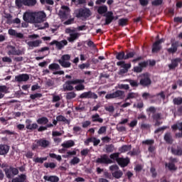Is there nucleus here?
<instances>
[{
	"label": "nucleus",
	"instance_id": "864d4df0",
	"mask_svg": "<svg viewBox=\"0 0 182 182\" xmlns=\"http://www.w3.org/2000/svg\"><path fill=\"white\" fill-rule=\"evenodd\" d=\"M120 155L119 153L117 152V153H114V154H112L110 156H109V158L111 159V160H116L117 163V161L119 160V159H120L119 157V156Z\"/></svg>",
	"mask_w": 182,
	"mask_h": 182
},
{
	"label": "nucleus",
	"instance_id": "4be33fe9",
	"mask_svg": "<svg viewBox=\"0 0 182 182\" xmlns=\"http://www.w3.org/2000/svg\"><path fill=\"white\" fill-rule=\"evenodd\" d=\"M10 146L7 144H0V156H6L9 153Z\"/></svg>",
	"mask_w": 182,
	"mask_h": 182
},
{
	"label": "nucleus",
	"instance_id": "c85d7f7f",
	"mask_svg": "<svg viewBox=\"0 0 182 182\" xmlns=\"http://www.w3.org/2000/svg\"><path fill=\"white\" fill-rule=\"evenodd\" d=\"M23 2L24 6H29V7L35 6L36 4H38L37 0H23Z\"/></svg>",
	"mask_w": 182,
	"mask_h": 182
},
{
	"label": "nucleus",
	"instance_id": "603ef678",
	"mask_svg": "<svg viewBox=\"0 0 182 182\" xmlns=\"http://www.w3.org/2000/svg\"><path fill=\"white\" fill-rule=\"evenodd\" d=\"M70 163L73 166H75V164H79V163H80V159L77 158V156H74Z\"/></svg>",
	"mask_w": 182,
	"mask_h": 182
},
{
	"label": "nucleus",
	"instance_id": "393cba45",
	"mask_svg": "<svg viewBox=\"0 0 182 182\" xmlns=\"http://www.w3.org/2000/svg\"><path fill=\"white\" fill-rule=\"evenodd\" d=\"M43 180L45 181H50V182H59V177L57 176H44Z\"/></svg>",
	"mask_w": 182,
	"mask_h": 182
},
{
	"label": "nucleus",
	"instance_id": "3c124183",
	"mask_svg": "<svg viewBox=\"0 0 182 182\" xmlns=\"http://www.w3.org/2000/svg\"><path fill=\"white\" fill-rule=\"evenodd\" d=\"M48 160V156L39 158L36 157L34 160L35 163H40L41 164H43L44 161H46Z\"/></svg>",
	"mask_w": 182,
	"mask_h": 182
},
{
	"label": "nucleus",
	"instance_id": "6e6d98bb",
	"mask_svg": "<svg viewBox=\"0 0 182 182\" xmlns=\"http://www.w3.org/2000/svg\"><path fill=\"white\" fill-rule=\"evenodd\" d=\"M41 97H42V94L41 93L32 94L30 95V99H31V100H35V99H38Z\"/></svg>",
	"mask_w": 182,
	"mask_h": 182
},
{
	"label": "nucleus",
	"instance_id": "13d9d810",
	"mask_svg": "<svg viewBox=\"0 0 182 182\" xmlns=\"http://www.w3.org/2000/svg\"><path fill=\"white\" fill-rule=\"evenodd\" d=\"M89 153H90V150L89 149H84L80 151L81 156H83L84 157H86Z\"/></svg>",
	"mask_w": 182,
	"mask_h": 182
},
{
	"label": "nucleus",
	"instance_id": "2f4dec72",
	"mask_svg": "<svg viewBox=\"0 0 182 182\" xmlns=\"http://www.w3.org/2000/svg\"><path fill=\"white\" fill-rule=\"evenodd\" d=\"M37 124H46L47 123H49V119L46 117H42L38 118L37 120Z\"/></svg>",
	"mask_w": 182,
	"mask_h": 182
},
{
	"label": "nucleus",
	"instance_id": "f8f14e48",
	"mask_svg": "<svg viewBox=\"0 0 182 182\" xmlns=\"http://www.w3.org/2000/svg\"><path fill=\"white\" fill-rule=\"evenodd\" d=\"M35 23H41L45 21L46 14L43 11L34 12Z\"/></svg>",
	"mask_w": 182,
	"mask_h": 182
},
{
	"label": "nucleus",
	"instance_id": "0e129e2a",
	"mask_svg": "<svg viewBox=\"0 0 182 182\" xmlns=\"http://www.w3.org/2000/svg\"><path fill=\"white\" fill-rule=\"evenodd\" d=\"M105 109L107 112H109V113H113V112H114V107L113 105L105 107Z\"/></svg>",
	"mask_w": 182,
	"mask_h": 182
},
{
	"label": "nucleus",
	"instance_id": "f3484780",
	"mask_svg": "<svg viewBox=\"0 0 182 182\" xmlns=\"http://www.w3.org/2000/svg\"><path fill=\"white\" fill-rule=\"evenodd\" d=\"M104 16H105L106 18L105 23H104L105 26L110 25V23H112V22H113L114 19V16H113V11L107 12V14L104 15Z\"/></svg>",
	"mask_w": 182,
	"mask_h": 182
},
{
	"label": "nucleus",
	"instance_id": "1a4fd4ad",
	"mask_svg": "<svg viewBox=\"0 0 182 182\" xmlns=\"http://www.w3.org/2000/svg\"><path fill=\"white\" fill-rule=\"evenodd\" d=\"M95 163L97 164H112L113 161L109 158L107 154H103L100 156V158H97L96 159Z\"/></svg>",
	"mask_w": 182,
	"mask_h": 182
},
{
	"label": "nucleus",
	"instance_id": "680f3d73",
	"mask_svg": "<svg viewBox=\"0 0 182 182\" xmlns=\"http://www.w3.org/2000/svg\"><path fill=\"white\" fill-rule=\"evenodd\" d=\"M59 15H60V18H62V19H68V14H67L66 11H60L59 12Z\"/></svg>",
	"mask_w": 182,
	"mask_h": 182
},
{
	"label": "nucleus",
	"instance_id": "ea45409f",
	"mask_svg": "<svg viewBox=\"0 0 182 182\" xmlns=\"http://www.w3.org/2000/svg\"><path fill=\"white\" fill-rule=\"evenodd\" d=\"M43 166L46 168H50L51 170L56 168V164H55V162H45Z\"/></svg>",
	"mask_w": 182,
	"mask_h": 182
},
{
	"label": "nucleus",
	"instance_id": "c03bdc74",
	"mask_svg": "<svg viewBox=\"0 0 182 182\" xmlns=\"http://www.w3.org/2000/svg\"><path fill=\"white\" fill-rule=\"evenodd\" d=\"M171 129L173 130H181L182 132V122H177L176 124H174L173 125L171 126Z\"/></svg>",
	"mask_w": 182,
	"mask_h": 182
},
{
	"label": "nucleus",
	"instance_id": "5fc2aeb1",
	"mask_svg": "<svg viewBox=\"0 0 182 182\" xmlns=\"http://www.w3.org/2000/svg\"><path fill=\"white\" fill-rule=\"evenodd\" d=\"M128 20L127 18H120L119 20V26H126L127 25Z\"/></svg>",
	"mask_w": 182,
	"mask_h": 182
},
{
	"label": "nucleus",
	"instance_id": "e2e57ef3",
	"mask_svg": "<svg viewBox=\"0 0 182 182\" xmlns=\"http://www.w3.org/2000/svg\"><path fill=\"white\" fill-rule=\"evenodd\" d=\"M106 130H107V127H106L105 126L104 127H101L99 129L97 133H98V134H103V133H106Z\"/></svg>",
	"mask_w": 182,
	"mask_h": 182
},
{
	"label": "nucleus",
	"instance_id": "7c9ffc66",
	"mask_svg": "<svg viewBox=\"0 0 182 182\" xmlns=\"http://www.w3.org/2000/svg\"><path fill=\"white\" fill-rule=\"evenodd\" d=\"M57 122H63L65 124H70V120L66 119L63 115L56 117Z\"/></svg>",
	"mask_w": 182,
	"mask_h": 182
},
{
	"label": "nucleus",
	"instance_id": "69168bd1",
	"mask_svg": "<svg viewBox=\"0 0 182 182\" xmlns=\"http://www.w3.org/2000/svg\"><path fill=\"white\" fill-rule=\"evenodd\" d=\"M105 99H107V100L110 99H116V97H114V92H112L111 94H107L105 95Z\"/></svg>",
	"mask_w": 182,
	"mask_h": 182
},
{
	"label": "nucleus",
	"instance_id": "7ed1b4c3",
	"mask_svg": "<svg viewBox=\"0 0 182 182\" xmlns=\"http://www.w3.org/2000/svg\"><path fill=\"white\" fill-rule=\"evenodd\" d=\"M70 60V55L65 54L61 56V58L58 60V63L62 66V68H70L72 63L69 62Z\"/></svg>",
	"mask_w": 182,
	"mask_h": 182
},
{
	"label": "nucleus",
	"instance_id": "de8ad7c7",
	"mask_svg": "<svg viewBox=\"0 0 182 182\" xmlns=\"http://www.w3.org/2000/svg\"><path fill=\"white\" fill-rule=\"evenodd\" d=\"M171 152L175 156H182V148H177V149H172Z\"/></svg>",
	"mask_w": 182,
	"mask_h": 182
},
{
	"label": "nucleus",
	"instance_id": "dca6fc26",
	"mask_svg": "<svg viewBox=\"0 0 182 182\" xmlns=\"http://www.w3.org/2000/svg\"><path fill=\"white\" fill-rule=\"evenodd\" d=\"M36 143L38 144L39 147H42L43 149H47V147H49V146H50V141L45 139H40L38 140H36Z\"/></svg>",
	"mask_w": 182,
	"mask_h": 182
},
{
	"label": "nucleus",
	"instance_id": "79ce46f5",
	"mask_svg": "<svg viewBox=\"0 0 182 182\" xmlns=\"http://www.w3.org/2000/svg\"><path fill=\"white\" fill-rule=\"evenodd\" d=\"M164 140L166 141V143L171 144L173 143V139L171 138V134L168 132L164 136Z\"/></svg>",
	"mask_w": 182,
	"mask_h": 182
},
{
	"label": "nucleus",
	"instance_id": "338daca9",
	"mask_svg": "<svg viewBox=\"0 0 182 182\" xmlns=\"http://www.w3.org/2000/svg\"><path fill=\"white\" fill-rule=\"evenodd\" d=\"M102 141H103V143H110V140H112L111 137L109 136H104L101 139Z\"/></svg>",
	"mask_w": 182,
	"mask_h": 182
},
{
	"label": "nucleus",
	"instance_id": "58836bf2",
	"mask_svg": "<svg viewBox=\"0 0 182 182\" xmlns=\"http://www.w3.org/2000/svg\"><path fill=\"white\" fill-rule=\"evenodd\" d=\"M112 176L117 179L122 178V177L123 176V171L120 170L115 171L112 173Z\"/></svg>",
	"mask_w": 182,
	"mask_h": 182
},
{
	"label": "nucleus",
	"instance_id": "f257e3e1",
	"mask_svg": "<svg viewBox=\"0 0 182 182\" xmlns=\"http://www.w3.org/2000/svg\"><path fill=\"white\" fill-rule=\"evenodd\" d=\"M65 33H69L70 37H68V41L70 43H73L75 41H77V39H79V37L80 36V33H76L75 29H72L70 28H68L65 29Z\"/></svg>",
	"mask_w": 182,
	"mask_h": 182
},
{
	"label": "nucleus",
	"instance_id": "9b49d317",
	"mask_svg": "<svg viewBox=\"0 0 182 182\" xmlns=\"http://www.w3.org/2000/svg\"><path fill=\"white\" fill-rule=\"evenodd\" d=\"M140 77V85L142 86H149V85L151 84V80H150V75L149 73L142 74Z\"/></svg>",
	"mask_w": 182,
	"mask_h": 182
},
{
	"label": "nucleus",
	"instance_id": "9d476101",
	"mask_svg": "<svg viewBox=\"0 0 182 182\" xmlns=\"http://www.w3.org/2000/svg\"><path fill=\"white\" fill-rule=\"evenodd\" d=\"M50 46H53V45H55L58 50H62V49H63V47L68 45V41L62 40L61 41H58L56 40H53L50 43Z\"/></svg>",
	"mask_w": 182,
	"mask_h": 182
},
{
	"label": "nucleus",
	"instance_id": "a18cd8bd",
	"mask_svg": "<svg viewBox=\"0 0 182 182\" xmlns=\"http://www.w3.org/2000/svg\"><path fill=\"white\" fill-rule=\"evenodd\" d=\"M166 167H168V170L171 171H176L177 170V167H176V165H174L173 163H168L165 164Z\"/></svg>",
	"mask_w": 182,
	"mask_h": 182
},
{
	"label": "nucleus",
	"instance_id": "a878e982",
	"mask_svg": "<svg viewBox=\"0 0 182 182\" xmlns=\"http://www.w3.org/2000/svg\"><path fill=\"white\" fill-rule=\"evenodd\" d=\"M9 88L6 85H0V99H4L5 95L9 93Z\"/></svg>",
	"mask_w": 182,
	"mask_h": 182
},
{
	"label": "nucleus",
	"instance_id": "c756f323",
	"mask_svg": "<svg viewBox=\"0 0 182 182\" xmlns=\"http://www.w3.org/2000/svg\"><path fill=\"white\" fill-rule=\"evenodd\" d=\"M107 6L104 5V6H100L97 9V13L99 15H103V14H107Z\"/></svg>",
	"mask_w": 182,
	"mask_h": 182
},
{
	"label": "nucleus",
	"instance_id": "20e7f679",
	"mask_svg": "<svg viewBox=\"0 0 182 182\" xmlns=\"http://www.w3.org/2000/svg\"><path fill=\"white\" fill-rule=\"evenodd\" d=\"M77 83H82V81L79 80H68L63 84V89L64 92H72L75 89L72 85H77Z\"/></svg>",
	"mask_w": 182,
	"mask_h": 182
},
{
	"label": "nucleus",
	"instance_id": "4468645a",
	"mask_svg": "<svg viewBox=\"0 0 182 182\" xmlns=\"http://www.w3.org/2000/svg\"><path fill=\"white\" fill-rule=\"evenodd\" d=\"M8 33L10 36H12V38H16L17 39H23V33H18L16 30H14L13 28H9L8 31Z\"/></svg>",
	"mask_w": 182,
	"mask_h": 182
},
{
	"label": "nucleus",
	"instance_id": "b1692460",
	"mask_svg": "<svg viewBox=\"0 0 182 182\" xmlns=\"http://www.w3.org/2000/svg\"><path fill=\"white\" fill-rule=\"evenodd\" d=\"M75 80H81V82L77 83L75 89L77 90V92H80V90H85V85L83 83H85V80L82 79H75Z\"/></svg>",
	"mask_w": 182,
	"mask_h": 182
},
{
	"label": "nucleus",
	"instance_id": "412c9836",
	"mask_svg": "<svg viewBox=\"0 0 182 182\" xmlns=\"http://www.w3.org/2000/svg\"><path fill=\"white\" fill-rule=\"evenodd\" d=\"M117 163L120 167H127V166H129V163H130V159H129V158H119L117 160Z\"/></svg>",
	"mask_w": 182,
	"mask_h": 182
},
{
	"label": "nucleus",
	"instance_id": "5701e85b",
	"mask_svg": "<svg viewBox=\"0 0 182 182\" xmlns=\"http://www.w3.org/2000/svg\"><path fill=\"white\" fill-rule=\"evenodd\" d=\"M11 182H28L26 180V174H21L18 177L14 178Z\"/></svg>",
	"mask_w": 182,
	"mask_h": 182
},
{
	"label": "nucleus",
	"instance_id": "aec40b11",
	"mask_svg": "<svg viewBox=\"0 0 182 182\" xmlns=\"http://www.w3.org/2000/svg\"><path fill=\"white\" fill-rule=\"evenodd\" d=\"M164 42V39L161 38L157 41H156L152 47V52L153 53H156L161 49V46L160 45L161 43H163Z\"/></svg>",
	"mask_w": 182,
	"mask_h": 182
},
{
	"label": "nucleus",
	"instance_id": "4d7b16f0",
	"mask_svg": "<svg viewBox=\"0 0 182 182\" xmlns=\"http://www.w3.org/2000/svg\"><path fill=\"white\" fill-rule=\"evenodd\" d=\"M173 102V104L177 105H182V97L174 98Z\"/></svg>",
	"mask_w": 182,
	"mask_h": 182
},
{
	"label": "nucleus",
	"instance_id": "37998d69",
	"mask_svg": "<svg viewBox=\"0 0 182 182\" xmlns=\"http://www.w3.org/2000/svg\"><path fill=\"white\" fill-rule=\"evenodd\" d=\"M134 55H136V52L134 51H126L125 60L134 58Z\"/></svg>",
	"mask_w": 182,
	"mask_h": 182
},
{
	"label": "nucleus",
	"instance_id": "052dcab7",
	"mask_svg": "<svg viewBox=\"0 0 182 182\" xmlns=\"http://www.w3.org/2000/svg\"><path fill=\"white\" fill-rule=\"evenodd\" d=\"M2 62H4L6 63H12V58H9L8 56L3 57L2 58Z\"/></svg>",
	"mask_w": 182,
	"mask_h": 182
},
{
	"label": "nucleus",
	"instance_id": "423d86ee",
	"mask_svg": "<svg viewBox=\"0 0 182 182\" xmlns=\"http://www.w3.org/2000/svg\"><path fill=\"white\" fill-rule=\"evenodd\" d=\"M7 48L9 49V56H11V55H13L14 56H21L22 55H25V52H23V50L16 49V47L14 46H8Z\"/></svg>",
	"mask_w": 182,
	"mask_h": 182
},
{
	"label": "nucleus",
	"instance_id": "6ab92c4d",
	"mask_svg": "<svg viewBox=\"0 0 182 182\" xmlns=\"http://www.w3.org/2000/svg\"><path fill=\"white\" fill-rule=\"evenodd\" d=\"M178 46V41L172 42L171 48H167L166 50L169 53L174 54L176 52H177Z\"/></svg>",
	"mask_w": 182,
	"mask_h": 182
},
{
	"label": "nucleus",
	"instance_id": "774afa93",
	"mask_svg": "<svg viewBox=\"0 0 182 182\" xmlns=\"http://www.w3.org/2000/svg\"><path fill=\"white\" fill-rule=\"evenodd\" d=\"M73 22H75V18H70V19L65 21L63 23L65 25H72V23H73Z\"/></svg>",
	"mask_w": 182,
	"mask_h": 182
},
{
	"label": "nucleus",
	"instance_id": "bb28decb",
	"mask_svg": "<svg viewBox=\"0 0 182 182\" xmlns=\"http://www.w3.org/2000/svg\"><path fill=\"white\" fill-rule=\"evenodd\" d=\"M61 146L63 149H70V147H73V146H75V141L73 140H68L64 141Z\"/></svg>",
	"mask_w": 182,
	"mask_h": 182
},
{
	"label": "nucleus",
	"instance_id": "8fccbe9b",
	"mask_svg": "<svg viewBox=\"0 0 182 182\" xmlns=\"http://www.w3.org/2000/svg\"><path fill=\"white\" fill-rule=\"evenodd\" d=\"M129 150H132V146L124 145L120 149L121 153H126V151H129Z\"/></svg>",
	"mask_w": 182,
	"mask_h": 182
},
{
	"label": "nucleus",
	"instance_id": "09e8293b",
	"mask_svg": "<svg viewBox=\"0 0 182 182\" xmlns=\"http://www.w3.org/2000/svg\"><path fill=\"white\" fill-rule=\"evenodd\" d=\"M105 150L107 153H113L114 151V145L109 144L106 146Z\"/></svg>",
	"mask_w": 182,
	"mask_h": 182
},
{
	"label": "nucleus",
	"instance_id": "2eb2a0df",
	"mask_svg": "<svg viewBox=\"0 0 182 182\" xmlns=\"http://www.w3.org/2000/svg\"><path fill=\"white\" fill-rule=\"evenodd\" d=\"M39 127V125L36 123L32 124V120L31 119H26V128L27 130H31V132H33V130H36Z\"/></svg>",
	"mask_w": 182,
	"mask_h": 182
},
{
	"label": "nucleus",
	"instance_id": "f704fd0d",
	"mask_svg": "<svg viewBox=\"0 0 182 182\" xmlns=\"http://www.w3.org/2000/svg\"><path fill=\"white\" fill-rule=\"evenodd\" d=\"M92 122L94 123L98 122V123H103V119L100 118V115L99 114H95L92 116Z\"/></svg>",
	"mask_w": 182,
	"mask_h": 182
},
{
	"label": "nucleus",
	"instance_id": "0eeeda50",
	"mask_svg": "<svg viewBox=\"0 0 182 182\" xmlns=\"http://www.w3.org/2000/svg\"><path fill=\"white\" fill-rule=\"evenodd\" d=\"M117 66H121L122 69L119 70V75H124L129 72V69L132 68V64L126 63L124 61H119L117 63Z\"/></svg>",
	"mask_w": 182,
	"mask_h": 182
},
{
	"label": "nucleus",
	"instance_id": "bf43d9fd",
	"mask_svg": "<svg viewBox=\"0 0 182 182\" xmlns=\"http://www.w3.org/2000/svg\"><path fill=\"white\" fill-rule=\"evenodd\" d=\"M15 4L18 9H21L23 6V0H16Z\"/></svg>",
	"mask_w": 182,
	"mask_h": 182
},
{
	"label": "nucleus",
	"instance_id": "e433bc0d",
	"mask_svg": "<svg viewBox=\"0 0 182 182\" xmlns=\"http://www.w3.org/2000/svg\"><path fill=\"white\" fill-rule=\"evenodd\" d=\"M48 69L50 70H60V65L56 63H53L49 65Z\"/></svg>",
	"mask_w": 182,
	"mask_h": 182
},
{
	"label": "nucleus",
	"instance_id": "c9c22d12",
	"mask_svg": "<svg viewBox=\"0 0 182 182\" xmlns=\"http://www.w3.org/2000/svg\"><path fill=\"white\" fill-rule=\"evenodd\" d=\"M147 65H149V63H147L146 61L139 63V65L137 67V72H141V70H143V69H144V68H146Z\"/></svg>",
	"mask_w": 182,
	"mask_h": 182
},
{
	"label": "nucleus",
	"instance_id": "a211bd4d",
	"mask_svg": "<svg viewBox=\"0 0 182 182\" xmlns=\"http://www.w3.org/2000/svg\"><path fill=\"white\" fill-rule=\"evenodd\" d=\"M29 80V75L28 74H20L15 77V82L21 83V82H28Z\"/></svg>",
	"mask_w": 182,
	"mask_h": 182
},
{
	"label": "nucleus",
	"instance_id": "a19ab883",
	"mask_svg": "<svg viewBox=\"0 0 182 182\" xmlns=\"http://www.w3.org/2000/svg\"><path fill=\"white\" fill-rule=\"evenodd\" d=\"M75 97H76V94L75 92H67L65 96L67 100H72V99H75Z\"/></svg>",
	"mask_w": 182,
	"mask_h": 182
},
{
	"label": "nucleus",
	"instance_id": "39448f33",
	"mask_svg": "<svg viewBox=\"0 0 182 182\" xmlns=\"http://www.w3.org/2000/svg\"><path fill=\"white\" fill-rule=\"evenodd\" d=\"M91 15L92 12L90 11V9L87 8H80L78 9V12L76 14V18H85V19H87V18H89L91 16Z\"/></svg>",
	"mask_w": 182,
	"mask_h": 182
},
{
	"label": "nucleus",
	"instance_id": "cd10ccee",
	"mask_svg": "<svg viewBox=\"0 0 182 182\" xmlns=\"http://www.w3.org/2000/svg\"><path fill=\"white\" fill-rule=\"evenodd\" d=\"M181 62V58H176L172 60L171 63L168 65L169 69H175L178 66V63Z\"/></svg>",
	"mask_w": 182,
	"mask_h": 182
},
{
	"label": "nucleus",
	"instance_id": "ddd939ff",
	"mask_svg": "<svg viewBox=\"0 0 182 182\" xmlns=\"http://www.w3.org/2000/svg\"><path fill=\"white\" fill-rule=\"evenodd\" d=\"M80 99H97V94L92 92V91H88V92H85L80 95L79 96Z\"/></svg>",
	"mask_w": 182,
	"mask_h": 182
},
{
	"label": "nucleus",
	"instance_id": "473e14b6",
	"mask_svg": "<svg viewBox=\"0 0 182 182\" xmlns=\"http://www.w3.org/2000/svg\"><path fill=\"white\" fill-rule=\"evenodd\" d=\"M41 43H42V41H41L40 40H36L34 41H29L28 43V46H30V48H38V46H39Z\"/></svg>",
	"mask_w": 182,
	"mask_h": 182
},
{
	"label": "nucleus",
	"instance_id": "72a5a7b5",
	"mask_svg": "<svg viewBox=\"0 0 182 182\" xmlns=\"http://www.w3.org/2000/svg\"><path fill=\"white\" fill-rule=\"evenodd\" d=\"M116 59L117 60H126V53L124 51L117 53Z\"/></svg>",
	"mask_w": 182,
	"mask_h": 182
},
{
	"label": "nucleus",
	"instance_id": "6e6552de",
	"mask_svg": "<svg viewBox=\"0 0 182 182\" xmlns=\"http://www.w3.org/2000/svg\"><path fill=\"white\" fill-rule=\"evenodd\" d=\"M23 19L27 23H35V12H28L23 14Z\"/></svg>",
	"mask_w": 182,
	"mask_h": 182
},
{
	"label": "nucleus",
	"instance_id": "49530a36",
	"mask_svg": "<svg viewBox=\"0 0 182 182\" xmlns=\"http://www.w3.org/2000/svg\"><path fill=\"white\" fill-rule=\"evenodd\" d=\"M49 156L50 159H55L58 161H62V156L60 155H57L54 153H50Z\"/></svg>",
	"mask_w": 182,
	"mask_h": 182
},
{
	"label": "nucleus",
	"instance_id": "f03ea898",
	"mask_svg": "<svg viewBox=\"0 0 182 182\" xmlns=\"http://www.w3.org/2000/svg\"><path fill=\"white\" fill-rule=\"evenodd\" d=\"M4 171L6 174V178H9V180H11V178H13V177H15V176H18L19 174V170L14 166L6 168L4 169Z\"/></svg>",
	"mask_w": 182,
	"mask_h": 182
},
{
	"label": "nucleus",
	"instance_id": "4c0bfd02",
	"mask_svg": "<svg viewBox=\"0 0 182 182\" xmlns=\"http://www.w3.org/2000/svg\"><path fill=\"white\" fill-rule=\"evenodd\" d=\"M115 99L119 97V99H124V91L122 90H117L116 92H114Z\"/></svg>",
	"mask_w": 182,
	"mask_h": 182
}]
</instances>
